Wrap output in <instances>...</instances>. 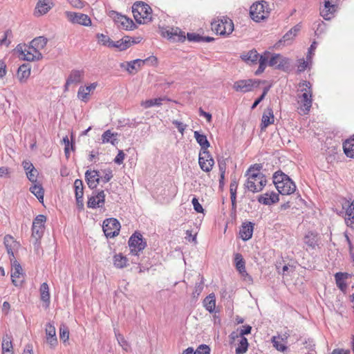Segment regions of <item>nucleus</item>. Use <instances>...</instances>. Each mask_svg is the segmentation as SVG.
I'll list each match as a JSON object with an SVG mask.
<instances>
[{
    "instance_id": "obj_34",
    "label": "nucleus",
    "mask_w": 354,
    "mask_h": 354,
    "mask_svg": "<svg viewBox=\"0 0 354 354\" xmlns=\"http://www.w3.org/2000/svg\"><path fill=\"white\" fill-rule=\"evenodd\" d=\"M194 138L201 147V151H208L207 149L209 147L210 144L205 135L201 134L196 131H194Z\"/></svg>"
},
{
    "instance_id": "obj_22",
    "label": "nucleus",
    "mask_w": 354,
    "mask_h": 354,
    "mask_svg": "<svg viewBox=\"0 0 354 354\" xmlns=\"http://www.w3.org/2000/svg\"><path fill=\"white\" fill-rule=\"evenodd\" d=\"M22 272L23 270L20 264L17 261H15L11 270V279L15 286H19L21 283V281H19V279L22 276Z\"/></svg>"
},
{
    "instance_id": "obj_4",
    "label": "nucleus",
    "mask_w": 354,
    "mask_h": 354,
    "mask_svg": "<svg viewBox=\"0 0 354 354\" xmlns=\"http://www.w3.org/2000/svg\"><path fill=\"white\" fill-rule=\"evenodd\" d=\"M16 50L19 53L21 58L28 62L39 60L42 58V55L39 50L35 49V47L30 44L27 46L26 44H19L16 47Z\"/></svg>"
},
{
    "instance_id": "obj_53",
    "label": "nucleus",
    "mask_w": 354,
    "mask_h": 354,
    "mask_svg": "<svg viewBox=\"0 0 354 354\" xmlns=\"http://www.w3.org/2000/svg\"><path fill=\"white\" fill-rule=\"evenodd\" d=\"M97 38L98 41L104 46H109V44L112 41V40L107 35L102 33L97 34Z\"/></svg>"
},
{
    "instance_id": "obj_15",
    "label": "nucleus",
    "mask_w": 354,
    "mask_h": 354,
    "mask_svg": "<svg viewBox=\"0 0 354 354\" xmlns=\"http://www.w3.org/2000/svg\"><path fill=\"white\" fill-rule=\"evenodd\" d=\"M163 35L172 41H184L186 38L185 32L178 28H169L163 32Z\"/></svg>"
},
{
    "instance_id": "obj_17",
    "label": "nucleus",
    "mask_w": 354,
    "mask_h": 354,
    "mask_svg": "<svg viewBox=\"0 0 354 354\" xmlns=\"http://www.w3.org/2000/svg\"><path fill=\"white\" fill-rule=\"evenodd\" d=\"M343 209H345L344 220L346 225L350 227H353L354 224V200L349 203L346 202L343 205Z\"/></svg>"
},
{
    "instance_id": "obj_36",
    "label": "nucleus",
    "mask_w": 354,
    "mask_h": 354,
    "mask_svg": "<svg viewBox=\"0 0 354 354\" xmlns=\"http://www.w3.org/2000/svg\"><path fill=\"white\" fill-rule=\"evenodd\" d=\"M203 306L210 313L214 312L216 306V298L214 293L209 294L203 300Z\"/></svg>"
},
{
    "instance_id": "obj_19",
    "label": "nucleus",
    "mask_w": 354,
    "mask_h": 354,
    "mask_svg": "<svg viewBox=\"0 0 354 354\" xmlns=\"http://www.w3.org/2000/svg\"><path fill=\"white\" fill-rule=\"evenodd\" d=\"M84 73L83 71L73 70L66 80V82L64 86L65 91L68 89V86L70 85L80 83L83 79Z\"/></svg>"
},
{
    "instance_id": "obj_14",
    "label": "nucleus",
    "mask_w": 354,
    "mask_h": 354,
    "mask_svg": "<svg viewBox=\"0 0 354 354\" xmlns=\"http://www.w3.org/2000/svg\"><path fill=\"white\" fill-rule=\"evenodd\" d=\"M234 262L236 270L239 271L240 274L243 277L244 280L248 282L252 281L250 275L248 274L245 270V263L242 257L239 253H236L234 256Z\"/></svg>"
},
{
    "instance_id": "obj_2",
    "label": "nucleus",
    "mask_w": 354,
    "mask_h": 354,
    "mask_svg": "<svg viewBox=\"0 0 354 354\" xmlns=\"http://www.w3.org/2000/svg\"><path fill=\"white\" fill-rule=\"evenodd\" d=\"M245 176H248V180L245 186L253 193L261 192L266 185V177L263 174H256L252 170H248Z\"/></svg>"
},
{
    "instance_id": "obj_62",
    "label": "nucleus",
    "mask_w": 354,
    "mask_h": 354,
    "mask_svg": "<svg viewBox=\"0 0 354 354\" xmlns=\"http://www.w3.org/2000/svg\"><path fill=\"white\" fill-rule=\"evenodd\" d=\"M192 203L193 204L194 209L196 212L201 213L203 212L202 205L200 204L198 200L196 197L192 198Z\"/></svg>"
},
{
    "instance_id": "obj_21",
    "label": "nucleus",
    "mask_w": 354,
    "mask_h": 354,
    "mask_svg": "<svg viewBox=\"0 0 354 354\" xmlns=\"http://www.w3.org/2000/svg\"><path fill=\"white\" fill-rule=\"evenodd\" d=\"M259 203L266 205H270L276 203L279 201V194L274 192H266L264 194H261L258 197Z\"/></svg>"
},
{
    "instance_id": "obj_26",
    "label": "nucleus",
    "mask_w": 354,
    "mask_h": 354,
    "mask_svg": "<svg viewBox=\"0 0 354 354\" xmlns=\"http://www.w3.org/2000/svg\"><path fill=\"white\" fill-rule=\"evenodd\" d=\"M351 277V274L347 272H337L335 274V279L337 286L342 291H346L347 288L346 280Z\"/></svg>"
},
{
    "instance_id": "obj_59",
    "label": "nucleus",
    "mask_w": 354,
    "mask_h": 354,
    "mask_svg": "<svg viewBox=\"0 0 354 354\" xmlns=\"http://www.w3.org/2000/svg\"><path fill=\"white\" fill-rule=\"evenodd\" d=\"M140 61L138 60H133L131 62H127V70L129 73H134L138 71V67L136 66V62H139Z\"/></svg>"
},
{
    "instance_id": "obj_38",
    "label": "nucleus",
    "mask_w": 354,
    "mask_h": 354,
    "mask_svg": "<svg viewBox=\"0 0 354 354\" xmlns=\"http://www.w3.org/2000/svg\"><path fill=\"white\" fill-rule=\"evenodd\" d=\"M30 192L34 194L40 202H43L44 191L41 185L39 183H34L30 187Z\"/></svg>"
},
{
    "instance_id": "obj_51",
    "label": "nucleus",
    "mask_w": 354,
    "mask_h": 354,
    "mask_svg": "<svg viewBox=\"0 0 354 354\" xmlns=\"http://www.w3.org/2000/svg\"><path fill=\"white\" fill-rule=\"evenodd\" d=\"M12 37V31L10 30H7L5 31L3 37L0 39V45L8 46L10 43V39Z\"/></svg>"
},
{
    "instance_id": "obj_6",
    "label": "nucleus",
    "mask_w": 354,
    "mask_h": 354,
    "mask_svg": "<svg viewBox=\"0 0 354 354\" xmlns=\"http://www.w3.org/2000/svg\"><path fill=\"white\" fill-rule=\"evenodd\" d=\"M268 12L267 2L262 1L261 2H257L253 3L250 10V15L251 18L259 22L261 20L267 17L266 15Z\"/></svg>"
},
{
    "instance_id": "obj_43",
    "label": "nucleus",
    "mask_w": 354,
    "mask_h": 354,
    "mask_svg": "<svg viewBox=\"0 0 354 354\" xmlns=\"http://www.w3.org/2000/svg\"><path fill=\"white\" fill-rule=\"evenodd\" d=\"M40 295L41 299L46 303V306H48L50 303V293H49V287L47 283H43L40 286Z\"/></svg>"
},
{
    "instance_id": "obj_18",
    "label": "nucleus",
    "mask_w": 354,
    "mask_h": 354,
    "mask_svg": "<svg viewBox=\"0 0 354 354\" xmlns=\"http://www.w3.org/2000/svg\"><path fill=\"white\" fill-rule=\"evenodd\" d=\"M105 194L103 190L99 192L97 195L88 198L87 202L88 207H102L104 204Z\"/></svg>"
},
{
    "instance_id": "obj_35",
    "label": "nucleus",
    "mask_w": 354,
    "mask_h": 354,
    "mask_svg": "<svg viewBox=\"0 0 354 354\" xmlns=\"http://www.w3.org/2000/svg\"><path fill=\"white\" fill-rule=\"evenodd\" d=\"M44 232V227L39 225L32 226V239L34 240L33 244L38 246L39 240L42 237Z\"/></svg>"
},
{
    "instance_id": "obj_45",
    "label": "nucleus",
    "mask_w": 354,
    "mask_h": 354,
    "mask_svg": "<svg viewBox=\"0 0 354 354\" xmlns=\"http://www.w3.org/2000/svg\"><path fill=\"white\" fill-rule=\"evenodd\" d=\"M248 342L246 337L241 338L238 346L235 350L236 354H244L248 349Z\"/></svg>"
},
{
    "instance_id": "obj_12",
    "label": "nucleus",
    "mask_w": 354,
    "mask_h": 354,
    "mask_svg": "<svg viewBox=\"0 0 354 354\" xmlns=\"http://www.w3.org/2000/svg\"><path fill=\"white\" fill-rule=\"evenodd\" d=\"M198 164L205 172H209L214 166V160L209 151H200Z\"/></svg>"
},
{
    "instance_id": "obj_31",
    "label": "nucleus",
    "mask_w": 354,
    "mask_h": 354,
    "mask_svg": "<svg viewBox=\"0 0 354 354\" xmlns=\"http://www.w3.org/2000/svg\"><path fill=\"white\" fill-rule=\"evenodd\" d=\"M118 133H112L111 130L104 131L102 136V143H111L113 146H116L118 143Z\"/></svg>"
},
{
    "instance_id": "obj_50",
    "label": "nucleus",
    "mask_w": 354,
    "mask_h": 354,
    "mask_svg": "<svg viewBox=\"0 0 354 354\" xmlns=\"http://www.w3.org/2000/svg\"><path fill=\"white\" fill-rule=\"evenodd\" d=\"M272 343L273 344V346L279 351L283 352L287 349V347L281 343V341H279V336H273L272 337Z\"/></svg>"
},
{
    "instance_id": "obj_7",
    "label": "nucleus",
    "mask_w": 354,
    "mask_h": 354,
    "mask_svg": "<svg viewBox=\"0 0 354 354\" xmlns=\"http://www.w3.org/2000/svg\"><path fill=\"white\" fill-rule=\"evenodd\" d=\"M129 246L131 254L137 256L145 248L147 243L143 241L142 235L140 233L135 232L129 240Z\"/></svg>"
},
{
    "instance_id": "obj_30",
    "label": "nucleus",
    "mask_w": 354,
    "mask_h": 354,
    "mask_svg": "<svg viewBox=\"0 0 354 354\" xmlns=\"http://www.w3.org/2000/svg\"><path fill=\"white\" fill-rule=\"evenodd\" d=\"M74 187L75 191V198L77 203L83 207V183L80 179H76L74 182Z\"/></svg>"
},
{
    "instance_id": "obj_58",
    "label": "nucleus",
    "mask_w": 354,
    "mask_h": 354,
    "mask_svg": "<svg viewBox=\"0 0 354 354\" xmlns=\"http://www.w3.org/2000/svg\"><path fill=\"white\" fill-rule=\"evenodd\" d=\"M210 348L205 344L200 345L196 351H194V354H209Z\"/></svg>"
},
{
    "instance_id": "obj_47",
    "label": "nucleus",
    "mask_w": 354,
    "mask_h": 354,
    "mask_svg": "<svg viewBox=\"0 0 354 354\" xmlns=\"http://www.w3.org/2000/svg\"><path fill=\"white\" fill-rule=\"evenodd\" d=\"M212 30L215 31L216 34L223 35V28H224L223 19L213 21L211 24Z\"/></svg>"
},
{
    "instance_id": "obj_3",
    "label": "nucleus",
    "mask_w": 354,
    "mask_h": 354,
    "mask_svg": "<svg viewBox=\"0 0 354 354\" xmlns=\"http://www.w3.org/2000/svg\"><path fill=\"white\" fill-rule=\"evenodd\" d=\"M133 17L138 24H146L151 20V8L142 1H137L132 6Z\"/></svg>"
},
{
    "instance_id": "obj_55",
    "label": "nucleus",
    "mask_w": 354,
    "mask_h": 354,
    "mask_svg": "<svg viewBox=\"0 0 354 354\" xmlns=\"http://www.w3.org/2000/svg\"><path fill=\"white\" fill-rule=\"evenodd\" d=\"M27 178L30 181H31L32 183H37V178L38 176V171L37 170L34 168L32 169L30 171L26 172Z\"/></svg>"
},
{
    "instance_id": "obj_20",
    "label": "nucleus",
    "mask_w": 354,
    "mask_h": 354,
    "mask_svg": "<svg viewBox=\"0 0 354 354\" xmlns=\"http://www.w3.org/2000/svg\"><path fill=\"white\" fill-rule=\"evenodd\" d=\"M99 173L100 172L96 170H87L86 171L85 178L89 188L93 189L97 187L100 180Z\"/></svg>"
},
{
    "instance_id": "obj_48",
    "label": "nucleus",
    "mask_w": 354,
    "mask_h": 354,
    "mask_svg": "<svg viewBox=\"0 0 354 354\" xmlns=\"http://www.w3.org/2000/svg\"><path fill=\"white\" fill-rule=\"evenodd\" d=\"M224 28L222 29L223 31V35H229L231 34L234 30V24L232 21L230 19H224Z\"/></svg>"
},
{
    "instance_id": "obj_61",
    "label": "nucleus",
    "mask_w": 354,
    "mask_h": 354,
    "mask_svg": "<svg viewBox=\"0 0 354 354\" xmlns=\"http://www.w3.org/2000/svg\"><path fill=\"white\" fill-rule=\"evenodd\" d=\"M187 38L189 41L201 42L202 36L196 33H187Z\"/></svg>"
},
{
    "instance_id": "obj_60",
    "label": "nucleus",
    "mask_w": 354,
    "mask_h": 354,
    "mask_svg": "<svg viewBox=\"0 0 354 354\" xmlns=\"http://www.w3.org/2000/svg\"><path fill=\"white\" fill-rule=\"evenodd\" d=\"M298 62L297 71L299 73L304 72L308 67L309 63L308 61L304 60V59H299Z\"/></svg>"
},
{
    "instance_id": "obj_27",
    "label": "nucleus",
    "mask_w": 354,
    "mask_h": 354,
    "mask_svg": "<svg viewBox=\"0 0 354 354\" xmlns=\"http://www.w3.org/2000/svg\"><path fill=\"white\" fill-rule=\"evenodd\" d=\"M254 230V224L252 222L243 223L240 229V236L243 241H248L252 236Z\"/></svg>"
},
{
    "instance_id": "obj_49",
    "label": "nucleus",
    "mask_w": 354,
    "mask_h": 354,
    "mask_svg": "<svg viewBox=\"0 0 354 354\" xmlns=\"http://www.w3.org/2000/svg\"><path fill=\"white\" fill-rule=\"evenodd\" d=\"M115 336L118 340V344L121 346L122 349L127 352H128L130 350V345L128 343V342L125 339L124 336L121 334L116 333Z\"/></svg>"
},
{
    "instance_id": "obj_5",
    "label": "nucleus",
    "mask_w": 354,
    "mask_h": 354,
    "mask_svg": "<svg viewBox=\"0 0 354 354\" xmlns=\"http://www.w3.org/2000/svg\"><path fill=\"white\" fill-rule=\"evenodd\" d=\"M299 87L301 88V91L303 92L299 96L300 102L305 113H308L312 106L311 84L309 82L303 81L299 84Z\"/></svg>"
},
{
    "instance_id": "obj_33",
    "label": "nucleus",
    "mask_w": 354,
    "mask_h": 354,
    "mask_svg": "<svg viewBox=\"0 0 354 354\" xmlns=\"http://www.w3.org/2000/svg\"><path fill=\"white\" fill-rule=\"evenodd\" d=\"M270 53L268 51H266L263 55H261L259 57V66L258 69L255 71V75H259L261 74L266 69L267 65L268 64V59Z\"/></svg>"
},
{
    "instance_id": "obj_1",
    "label": "nucleus",
    "mask_w": 354,
    "mask_h": 354,
    "mask_svg": "<svg viewBox=\"0 0 354 354\" xmlns=\"http://www.w3.org/2000/svg\"><path fill=\"white\" fill-rule=\"evenodd\" d=\"M272 180L276 189L282 195H290L296 190L295 183L281 170L274 173Z\"/></svg>"
},
{
    "instance_id": "obj_13",
    "label": "nucleus",
    "mask_w": 354,
    "mask_h": 354,
    "mask_svg": "<svg viewBox=\"0 0 354 354\" xmlns=\"http://www.w3.org/2000/svg\"><path fill=\"white\" fill-rule=\"evenodd\" d=\"M337 2V0L323 1L324 7L320 9V15L324 19L329 20L333 17Z\"/></svg>"
},
{
    "instance_id": "obj_8",
    "label": "nucleus",
    "mask_w": 354,
    "mask_h": 354,
    "mask_svg": "<svg viewBox=\"0 0 354 354\" xmlns=\"http://www.w3.org/2000/svg\"><path fill=\"white\" fill-rule=\"evenodd\" d=\"M109 16L115 21L118 27L127 30H133L136 28V25L132 19L118 13L116 11H110Z\"/></svg>"
},
{
    "instance_id": "obj_37",
    "label": "nucleus",
    "mask_w": 354,
    "mask_h": 354,
    "mask_svg": "<svg viewBox=\"0 0 354 354\" xmlns=\"http://www.w3.org/2000/svg\"><path fill=\"white\" fill-rule=\"evenodd\" d=\"M30 75V68L28 64H22L17 71V77L22 82L26 81Z\"/></svg>"
},
{
    "instance_id": "obj_56",
    "label": "nucleus",
    "mask_w": 354,
    "mask_h": 354,
    "mask_svg": "<svg viewBox=\"0 0 354 354\" xmlns=\"http://www.w3.org/2000/svg\"><path fill=\"white\" fill-rule=\"evenodd\" d=\"M46 217L44 215H37L33 221L32 225H39L41 227H44V223H46Z\"/></svg>"
},
{
    "instance_id": "obj_41",
    "label": "nucleus",
    "mask_w": 354,
    "mask_h": 354,
    "mask_svg": "<svg viewBox=\"0 0 354 354\" xmlns=\"http://www.w3.org/2000/svg\"><path fill=\"white\" fill-rule=\"evenodd\" d=\"M164 100L169 101V100L167 99L166 97L150 99L142 102L141 106H142L145 109H148L154 106H160L162 104V101Z\"/></svg>"
},
{
    "instance_id": "obj_23",
    "label": "nucleus",
    "mask_w": 354,
    "mask_h": 354,
    "mask_svg": "<svg viewBox=\"0 0 354 354\" xmlns=\"http://www.w3.org/2000/svg\"><path fill=\"white\" fill-rule=\"evenodd\" d=\"M274 117L272 109L268 107L263 112L261 123V129L265 130L269 125L273 124Z\"/></svg>"
},
{
    "instance_id": "obj_32",
    "label": "nucleus",
    "mask_w": 354,
    "mask_h": 354,
    "mask_svg": "<svg viewBox=\"0 0 354 354\" xmlns=\"http://www.w3.org/2000/svg\"><path fill=\"white\" fill-rule=\"evenodd\" d=\"M259 55L255 49H252L248 52L243 53L241 55V58L247 64H255L259 59Z\"/></svg>"
},
{
    "instance_id": "obj_52",
    "label": "nucleus",
    "mask_w": 354,
    "mask_h": 354,
    "mask_svg": "<svg viewBox=\"0 0 354 354\" xmlns=\"http://www.w3.org/2000/svg\"><path fill=\"white\" fill-rule=\"evenodd\" d=\"M59 338L64 342H66L69 338V330L68 327L62 325L59 328Z\"/></svg>"
},
{
    "instance_id": "obj_57",
    "label": "nucleus",
    "mask_w": 354,
    "mask_h": 354,
    "mask_svg": "<svg viewBox=\"0 0 354 354\" xmlns=\"http://www.w3.org/2000/svg\"><path fill=\"white\" fill-rule=\"evenodd\" d=\"M104 175L100 177L104 183H108L113 178L112 170L111 169H106L102 171Z\"/></svg>"
},
{
    "instance_id": "obj_44",
    "label": "nucleus",
    "mask_w": 354,
    "mask_h": 354,
    "mask_svg": "<svg viewBox=\"0 0 354 354\" xmlns=\"http://www.w3.org/2000/svg\"><path fill=\"white\" fill-rule=\"evenodd\" d=\"M47 41L48 39L46 37L41 36L33 39L30 44L35 47V49L40 51L46 46Z\"/></svg>"
},
{
    "instance_id": "obj_42",
    "label": "nucleus",
    "mask_w": 354,
    "mask_h": 354,
    "mask_svg": "<svg viewBox=\"0 0 354 354\" xmlns=\"http://www.w3.org/2000/svg\"><path fill=\"white\" fill-rule=\"evenodd\" d=\"M343 149L347 157L354 158V139L346 140L343 144Z\"/></svg>"
},
{
    "instance_id": "obj_54",
    "label": "nucleus",
    "mask_w": 354,
    "mask_h": 354,
    "mask_svg": "<svg viewBox=\"0 0 354 354\" xmlns=\"http://www.w3.org/2000/svg\"><path fill=\"white\" fill-rule=\"evenodd\" d=\"M270 89V87H265L263 88V93L259 97H258L253 103V104L251 106L252 109H254L258 104L265 98L266 95H267L268 91Z\"/></svg>"
},
{
    "instance_id": "obj_29",
    "label": "nucleus",
    "mask_w": 354,
    "mask_h": 354,
    "mask_svg": "<svg viewBox=\"0 0 354 354\" xmlns=\"http://www.w3.org/2000/svg\"><path fill=\"white\" fill-rule=\"evenodd\" d=\"M288 64V59L280 54H274L268 62V65L278 69L283 68Z\"/></svg>"
},
{
    "instance_id": "obj_10",
    "label": "nucleus",
    "mask_w": 354,
    "mask_h": 354,
    "mask_svg": "<svg viewBox=\"0 0 354 354\" xmlns=\"http://www.w3.org/2000/svg\"><path fill=\"white\" fill-rule=\"evenodd\" d=\"M65 15L72 24H77L84 26L91 25V18L86 14L66 11L65 12Z\"/></svg>"
},
{
    "instance_id": "obj_28",
    "label": "nucleus",
    "mask_w": 354,
    "mask_h": 354,
    "mask_svg": "<svg viewBox=\"0 0 354 354\" xmlns=\"http://www.w3.org/2000/svg\"><path fill=\"white\" fill-rule=\"evenodd\" d=\"M96 86V83H92L87 86H80L77 92L78 98L83 102H87L89 99L91 91L95 90Z\"/></svg>"
},
{
    "instance_id": "obj_11",
    "label": "nucleus",
    "mask_w": 354,
    "mask_h": 354,
    "mask_svg": "<svg viewBox=\"0 0 354 354\" xmlns=\"http://www.w3.org/2000/svg\"><path fill=\"white\" fill-rule=\"evenodd\" d=\"M260 82L257 80H241L234 83L233 88L236 91L247 93L259 86Z\"/></svg>"
},
{
    "instance_id": "obj_63",
    "label": "nucleus",
    "mask_w": 354,
    "mask_h": 354,
    "mask_svg": "<svg viewBox=\"0 0 354 354\" xmlns=\"http://www.w3.org/2000/svg\"><path fill=\"white\" fill-rule=\"evenodd\" d=\"M122 44L123 43H122V41H121V39L116 41H112L110 44H109V47L117 48L120 50H124L125 47L124 46V45Z\"/></svg>"
},
{
    "instance_id": "obj_16",
    "label": "nucleus",
    "mask_w": 354,
    "mask_h": 354,
    "mask_svg": "<svg viewBox=\"0 0 354 354\" xmlns=\"http://www.w3.org/2000/svg\"><path fill=\"white\" fill-rule=\"evenodd\" d=\"M54 6L52 0H38L34 15L41 16L46 14Z\"/></svg>"
},
{
    "instance_id": "obj_39",
    "label": "nucleus",
    "mask_w": 354,
    "mask_h": 354,
    "mask_svg": "<svg viewBox=\"0 0 354 354\" xmlns=\"http://www.w3.org/2000/svg\"><path fill=\"white\" fill-rule=\"evenodd\" d=\"M318 239L317 235L311 232H308L304 236V243L311 249H315L317 245Z\"/></svg>"
},
{
    "instance_id": "obj_25",
    "label": "nucleus",
    "mask_w": 354,
    "mask_h": 354,
    "mask_svg": "<svg viewBox=\"0 0 354 354\" xmlns=\"http://www.w3.org/2000/svg\"><path fill=\"white\" fill-rule=\"evenodd\" d=\"M301 26L297 24L293 28H292L290 30H288L280 39L278 44L283 45H288L291 43L294 37L297 35V32L300 30Z\"/></svg>"
},
{
    "instance_id": "obj_46",
    "label": "nucleus",
    "mask_w": 354,
    "mask_h": 354,
    "mask_svg": "<svg viewBox=\"0 0 354 354\" xmlns=\"http://www.w3.org/2000/svg\"><path fill=\"white\" fill-rule=\"evenodd\" d=\"M12 351V337L8 334L3 336L2 340V351Z\"/></svg>"
},
{
    "instance_id": "obj_40",
    "label": "nucleus",
    "mask_w": 354,
    "mask_h": 354,
    "mask_svg": "<svg viewBox=\"0 0 354 354\" xmlns=\"http://www.w3.org/2000/svg\"><path fill=\"white\" fill-rule=\"evenodd\" d=\"M113 264L114 266L117 268H124L128 265V259L126 257L120 253L114 255Z\"/></svg>"
},
{
    "instance_id": "obj_64",
    "label": "nucleus",
    "mask_w": 354,
    "mask_h": 354,
    "mask_svg": "<svg viewBox=\"0 0 354 354\" xmlns=\"http://www.w3.org/2000/svg\"><path fill=\"white\" fill-rule=\"evenodd\" d=\"M225 159H218V164L220 173H222V178L225 176V173L226 170V162Z\"/></svg>"
},
{
    "instance_id": "obj_9",
    "label": "nucleus",
    "mask_w": 354,
    "mask_h": 354,
    "mask_svg": "<svg viewBox=\"0 0 354 354\" xmlns=\"http://www.w3.org/2000/svg\"><path fill=\"white\" fill-rule=\"evenodd\" d=\"M102 228L107 238H113L119 234L120 224L116 218H110L104 221Z\"/></svg>"
},
{
    "instance_id": "obj_24",
    "label": "nucleus",
    "mask_w": 354,
    "mask_h": 354,
    "mask_svg": "<svg viewBox=\"0 0 354 354\" xmlns=\"http://www.w3.org/2000/svg\"><path fill=\"white\" fill-rule=\"evenodd\" d=\"M46 335L47 342L52 346L55 347L57 344V339L55 326L50 322L46 325Z\"/></svg>"
}]
</instances>
